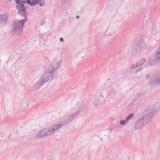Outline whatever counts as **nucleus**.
<instances>
[{
    "label": "nucleus",
    "mask_w": 160,
    "mask_h": 160,
    "mask_svg": "<svg viewBox=\"0 0 160 160\" xmlns=\"http://www.w3.org/2000/svg\"><path fill=\"white\" fill-rule=\"evenodd\" d=\"M100 97H101V98H103V97L102 95H100Z\"/></svg>",
    "instance_id": "5701e85b"
},
{
    "label": "nucleus",
    "mask_w": 160,
    "mask_h": 160,
    "mask_svg": "<svg viewBox=\"0 0 160 160\" xmlns=\"http://www.w3.org/2000/svg\"><path fill=\"white\" fill-rule=\"evenodd\" d=\"M60 41H63V39L62 38H61L60 39Z\"/></svg>",
    "instance_id": "4be33fe9"
},
{
    "label": "nucleus",
    "mask_w": 160,
    "mask_h": 160,
    "mask_svg": "<svg viewBox=\"0 0 160 160\" xmlns=\"http://www.w3.org/2000/svg\"><path fill=\"white\" fill-rule=\"evenodd\" d=\"M145 61L146 59L145 58L141 59L137 62V65L139 67L141 66L145 62Z\"/></svg>",
    "instance_id": "2eb2a0df"
},
{
    "label": "nucleus",
    "mask_w": 160,
    "mask_h": 160,
    "mask_svg": "<svg viewBox=\"0 0 160 160\" xmlns=\"http://www.w3.org/2000/svg\"><path fill=\"white\" fill-rule=\"evenodd\" d=\"M133 116L132 114H130L127 116L125 118V120L127 122L130 119H131Z\"/></svg>",
    "instance_id": "dca6fc26"
},
{
    "label": "nucleus",
    "mask_w": 160,
    "mask_h": 160,
    "mask_svg": "<svg viewBox=\"0 0 160 160\" xmlns=\"http://www.w3.org/2000/svg\"><path fill=\"white\" fill-rule=\"evenodd\" d=\"M26 107H28V104L27 105H26Z\"/></svg>",
    "instance_id": "393cba45"
},
{
    "label": "nucleus",
    "mask_w": 160,
    "mask_h": 160,
    "mask_svg": "<svg viewBox=\"0 0 160 160\" xmlns=\"http://www.w3.org/2000/svg\"><path fill=\"white\" fill-rule=\"evenodd\" d=\"M79 18V16H77V18Z\"/></svg>",
    "instance_id": "b1692460"
},
{
    "label": "nucleus",
    "mask_w": 160,
    "mask_h": 160,
    "mask_svg": "<svg viewBox=\"0 0 160 160\" xmlns=\"http://www.w3.org/2000/svg\"><path fill=\"white\" fill-rule=\"evenodd\" d=\"M157 105H158L157 104H156V105L157 106ZM156 107H157V106H156Z\"/></svg>",
    "instance_id": "a878e982"
},
{
    "label": "nucleus",
    "mask_w": 160,
    "mask_h": 160,
    "mask_svg": "<svg viewBox=\"0 0 160 160\" xmlns=\"http://www.w3.org/2000/svg\"><path fill=\"white\" fill-rule=\"evenodd\" d=\"M156 112V111H153L152 110H150L149 111L148 113H147L148 114V117H151L153 114H154Z\"/></svg>",
    "instance_id": "f3484780"
},
{
    "label": "nucleus",
    "mask_w": 160,
    "mask_h": 160,
    "mask_svg": "<svg viewBox=\"0 0 160 160\" xmlns=\"http://www.w3.org/2000/svg\"><path fill=\"white\" fill-rule=\"evenodd\" d=\"M81 110L79 108H74L73 109V112L72 113L67 116L65 118L64 121L60 122H62V125L63 124L67 125L70 122L72 121L80 113Z\"/></svg>",
    "instance_id": "39448f33"
},
{
    "label": "nucleus",
    "mask_w": 160,
    "mask_h": 160,
    "mask_svg": "<svg viewBox=\"0 0 160 160\" xmlns=\"http://www.w3.org/2000/svg\"><path fill=\"white\" fill-rule=\"evenodd\" d=\"M15 3L17 4L16 8L18 10V13L21 15L24 16L26 15V8L24 6V4L26 2L31 5L34 6L35 5L39 3V5L42 6L44 4V2L42 0H15Z\"/></svg>",
    "instance_id": "f257e3e1"
},
{
    "label": "nucleus",
    "mask_w": 160,
    "mask_h": 160,
    "mask_svg": "<svg viewBox=\"0 0 160 160\" xmlns=\"http://www.w3.org/2000/svg\"><path fill=\"white\" fill-rule=\"evenodd\" d=\"M151 82L157 84L160 83V73L154 75L152 76V79Z\"/></svg>",
    "instance_id": "1a4fd4ad"
},
{
    "label": "nucleus",
    "mask_w": 160,
    "mask_h": 160,
    "mask_svg": "<svg viewBox=\"0 0 160 160\" xmlns=\"http://www.w3.org/2000/svg\"><path fill=\"white\" fill-rule=\"evenodd\" d=\"M9 13H4L0 14V26L6 25L9 18Z\"/></svg>",
    "instance_id": "423d86ee"
},
{
    "label": "nucleus",
    "mask_w": 160,
    "mask_h": 160,
    "mask_svg": "<svg viewBox=\"0 0 160 160\" xmlns=\"http://www.w3.org/2000/svg\"><path fill=\"white\" fill-rule=\"evenodd\" d=\"M62 126V123H55L49 127L41 129L36 134V137L40 138L46 137L57 132Z\"/></svg>",
    "instance_id": "f03ea898"
},
{
    "label": "nucleus",
    "mask_w": 160,
    "mask_h": 160,
    "mask_svg": "<svg viewBox=\"0 0 160 160\" xmlns=\"http://www.w3.org/2000/svg\"><path fill=\"white\" fill-rule=\"evenodd\" d=\"M106 93L108 98H115L117 97L118 93V91L112 88H109Z\"/></svg>",
    "instance_id": "0eeeda50"
},
{
    "label": "nucleus",
    "mask_w": 160,
    "mask_h": 160,
    "mask_svg": "<svg viewBox=\"0 0 160 160\" xmlns=\"http://www.w3.org/2000/svg\"><path fill=\"white\" fill-rule=\"evenodd\" d=\"M143 122V119L142 118H139L136 122L135 124V128L140 127L142 126V123Z\"/></svg>",
    "instance_id": "ddd939ff"
},
{
    "label": "nucleus",
    "mask_w": 160,
    "mask_h": 160,
    "mask_svg": "<svg viewBox=\"0 0 160 160\" xmlns=\"http://www.w3.org/2000/svg\"><path fill=\"white\" fill-rule=\"evenodd\" d=\"M158 32L157 31V28L155 27H153L151 32V36L153 37V36H156L158 35Z\"/></svg>",
    "instance_id": "4468645a"
},
{
    "label": "nucleus",
    "mask_w": 160,
    "mask_h": 160,
    "mask_svg": "<svg viewBox=\"0 0 160 160\" xmlns=\"http://www.w3.org/2000/svg\"><path fill=\"white\" fill-rule=\"evenodd\" d=\"M151 82L157 84L160 83V73L154 75L152 76V79Z\"/></svg>",
    "instance_id": "9d476101"
},
{
    "label": "nucleus",
    "mask_w": 160,
    "mask_h": 160,
    "mask_svg": "<svg viewBox=\"0 0 160 160\" xmlns=\"http://www.w3.org/2000/svg\"><path fill=\"white\" fill-rule=\"evenodd\" d=\"M44 84L39 79L38 80L37 82L35 84L33 87V89L35 90H37L39 89Z\"/></svg>",
    "instance_id": "9b49d317"
},
{
    "label": "nucleus",
    "mask_w": 160,
    "mask_h": 160,
    "mask_svg": "<svg viewBox=\"0 0 160 160\" xmlns=\"http://www.w3.org/2000/svg\"><path fill=\"white\" fill-rule=\"evenodd\" d=\"M144 42L139 41L137 42H135L133 45V47H136V49H138V48H141L144 45Z\"/></svg>",
    "instance_id": "f8f14e48"
},
{
    "label": "nucleus",
    "mask_w": 160,
    "mask_h": 160,
    "mask_svg": "<svg viewBox=\"0 0 160 160\" xmlns=\"http://www.w3.org/2000/svg\"><path fill=\"white\" fill-rule=\"evenodd\" d=\"M62 60V58L61 56H58L54 61L53 66L51 67H54L55 68V70L58 67L61 62Z\"/></svg>",
    "instance_id": "6e6552de"
},
{
    "label": "nucleus",
    "mask_w": 160,
    "mask_h": 160,
    "mask_svg": "<svg viewBox=\"0 0 160 160\" xmlns=\"http://www.w3.org/2000/svg\"><path fill=\"white\" fill-rule=\"evenodd\" d=\"M61 0L62 1V2H64V3L68 1V0Z\"/></svg>",
    "instance_id": "412c9836"
},
{
    "label": "nucleus",
    "mask_w": 160,
    "mask_h": 160,
    "mask_svg": "<svg viewBox=\"0 0 160 160\" xmlns=\"http://www.w3.org/2000/svg\"><path fill=\"white\" fill-rule=\"evenodd\" d=\"M138 66L137 65V63L136 64H133L131 66V69H133L136 68L137 67H138Z\"/></svg>",
    "instance_id": "6ab92c4d"
},
{
    "label": "nucleus",
    "mask_w": 160,
    "mask_h": 160,
    "mask_svg": "<svg viewBox=\"0 0 160 160\" xmlns=\"http://www.w3.org/2000/svg\"><path fill=\"white\" fill-rule=\"evenodd\" d=\"M127 122L126 121L125 119L124 120H121L120 121V124L121 125H124Z\"/></svg>",
    "instance_id": "a211bd4d"
},
{
    "label": "nucleus",
    "mask_w": 160,
    "mask_h": 160,
    "mask_svg": "<svg viewBox=\"0 0 160 160\" xmlns=\"http://www.w3.org/2000/svg\"><path fill=\"white\" fill-rule=\"evenodd\" d=\"M55 71L54 67H50L48 71L45 72L41 76L39 79L44 84L50 81L52 77L53 74Z\"/></svg>",
    "instance_id": "20e7f679"
},
{
    "label": "nucleus",
    "mask_w": 160,
    "mask_h": 160,
    "mask_svg": "<svg viewBox=\"0 0 160 160\" xmlns=\"http://www.w3.org/2000/svg\"><path fill=\"white\" fill-rule=\"evenodd\" d=\"M141 70H142L141 68H139L137 70V71H136V72H137L140 71Z\"/></svg>",
    "instance_id": "aec40b11"
},
{
    "label": "nucleus",
    "mask_w": 160,
    "mask_h": 160,
    "mask_svg": "<svg viewBox=\"0 0 160 160\" xmlns=\"http://www.w3.org/2000/svg\"><path fill=\"white\" fill-rule=\"evenodd\" d=\"M26 15L25 16L22 15L25 17L23 19L19 21L16 20L13 23L12 32L14 34L20 35L22 33L24 24L27 21Z\"/></svg>",
    "instance_id": "7ed1b4c3"
}]
</instances>
